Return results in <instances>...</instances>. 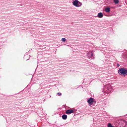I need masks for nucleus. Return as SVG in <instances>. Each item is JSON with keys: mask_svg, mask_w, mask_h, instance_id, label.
Returning <instances> with one entry per match:
<instances>
[{"mask_svg": "<svg viewBox=\"0 0 127 127\" xmlns=\"http://www.w3.org/2000/svg\"><path fill=\"white\" fill-rule=\"evenodd\" d=\"M94 99L93 98L91 97L88 100L87 102L90 105V106H91V105L93 104Z\"/></svg>", "mask_w": 127, "mask_h": 127, "instance_id": "obj_5", "label": "nucleus"}, {"mask_svg": "<svg viewBox=\"0 0 127 127\" xmlns=\"http://www.w3.org/2000/svg\"><path fill=\"white\" fill-rule=\"evenodd\" d=\"M110 9L109 7H107L105 9V11L106 12H109L110 11Z\"/></svg>", "mask_w": 127, "mask_h": 127, "instance_id": "obj_9", "label": "nucleus"}, {"mask_svg": "<svg viewBox=\"0 0 127 127\" xmlns=\"http://www.w3.org/2000/svg\"><path fill=\"white\" fill-rule=\"evenodd\" d=\"M57 95L59 96H60L61 95V93H57Z\"/></svg>", "mask_w": 127, "mask_h": 127, "instance_id": "obj_14", "label": "nucleus"}, {"mask_svg": "<svg viewBox=\"0 0 127 127\" xmlns=\"http://www.w3.org/2000/svg\"><path fill=\"white\" fill-rule=\"evenodd\" d=\"M119 124L120 127H125L127 125V123L126 121L125 120H121Z\"/></svg>", "mask_w": 127, "mask_h": 127, "instance_id": "obj_4", "label": "nucleus"}, {"mask_svg": "<svg viewBox=\"0 0 127 127\" xmlns=\"http://www.w3.org/2000/svg\"><path fill=\"white\" fill-rule=\"evenodd\" d=\"M113 1L116 4H117L119 2V1L118 0H113Z\"/></svg>", "mask_w": 127, "mask_h": 127, "instance_id": "obj_11", "label": "nucleus"}, {"mask_svg": "<svg viewBox=\"0 0 127 127\" xmlns=\"http://www.w3.org/2000/svg\"><path fill=\"white\" fill-rule=\"evenodd\" d=\"M111 88V86L109 85L105 86L104 87V91L107 94H108L110 92V89Z\"/></svg>", "mask_w": 127, "mask_h": 127, "instance_id": "obj_3", "label": "nucleus"}, {"mask_svg": "<svg viewBox=\"0 0 127 127\" xmlns=\"http://www.w3.org/2000/svg\"><path fill=\"white\" fill-rule=\"evenodd\" d=\"M107 127H115L114 126H112L110 123H108L107 125Z\"/></svg>", "mask_w": 127, "mask_h": 127, "instance_id": "obj_12", "label": "nucleus"}, {"mask_svg": "<svg viewBox=\"0 0 127 127\" xmlns=\"http://www.w3.org/2000/svg\"><path fill=\"white\" fill-rule=\"evenodd\" d=\"M61 41L63 42H65L66 41V39L64 38H62Z\"/></svg>", "mask_w": 127, "mask_h": 127, "instance_id": "obj_13", "label": "nucleus"}, {"mask_svg": "<svg viewBox=\"0 0 127 127\" xmlns=\"http://www.w3.org/2000/svg\"><path fill=\"white\" fill-rule=\"evenodd\" d=\"M117 66L118 67H119L120 66V64H117Z\"/></svg>", "mask_w": 127, "mask_h": 127, "instance_id": "obj_15", "label": "nucleus"}, {"mask_svg": "<svg viewBox=\"0 0 127 127\" xmlns=\"http://www.w3.org/2000/svg\"><path fill=\"white\" fill-rule=\"evenodd\" d=\"M87 55L88 57H90L92 56H93V54L92 52L91 51H90L88 53H87Z\"/></svg>", "mask_w": 127, "mask_h": 127, "instance_id": "obj_7", "label": "nucleus"}, {"mask_svg": "<svg viewBox=\"0 0 127 127\" xmlns=\"http://www.w3.org/2000/svg\"><path fill=\"white\" fill-rule=\"evenodd\" d=\"M72 4L75 7H79L82 6V3L78 0H72Z\"/></svg>", "mask_w": 127, "mask_h": 127, "instance_id": "obj_2", "label": "nucleus"}, {"mask_svg": "<svg viewBox=\"0 0 127 127\" xmlns=\"http://www.w3.org/2000/svg\"><path fill=\"white\" fill-rule=\"evenodd\" d=\"M73 111L72 109H69L67 110L66 111V113L67 114H69L71 113H73Z\"/></svg>", "mask_w": 127, "mask_h": 127, "instance_id": "obj_6", "label": "nucleus"}, {"mask_svg": "<svg viewBox=\"0 0 127 127\" xmlns=\"http://www.w3.org/2000/svg\"><path fill=\"white\" fill-rule=\"evenodd\" d=\"M119 74L121 75L125 76L127 75V69L125 68H122L118 70Z\"/></svg>", "mask_w": 127, "mask_h": 127, "instance_id": "obj_1", "label": "nucleus"}, {"mask_svg": "<svg viewBox=\"0 0 127 127\" xmlns=\"http://www.w3.org/2000/svg\"><path fill=\"white\" fill-rule=\"evenodd\" d=\"M62 118L63 120L66 119L67 117V116L66 115H63L62 116Z\"/></svg>", "mask_w": 127, "mask_h": 127, "instance_id": "obj_10", "label": "nucleus"}, {"mask_svg": "<svg viewBox=\"0 0 127 127\" xmlns=\"http://www.w3.org/2000/svg\"><path fill=\"white\" fill-rule=\"evenodd\" d=\"M103 16V15L101 12H100L98 14L97 16L99 18H102Z\"/></svg>", "mask_w": 127, "mask_h": 127, "instance_id": "obj_8", "label": "nucleus"}]
</instances>
